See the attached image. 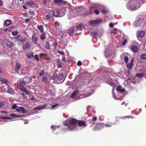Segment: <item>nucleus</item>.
<instances>
[{"label": "nucleus", "mask_w": 146, "mask_h": 146, "mask_svg": "<svg viewBox=\"0 0 146 146\" xmlns=\"http://www.w3.org/2000/svg\"><path fill=\"white\" fill-rule=\"evenodd\" d=\"M69 122L70 124L69 125H67L66 126H68V129L70 131L72 130L75 128L77 123L80 127H84L86 126V122L83 120L78 121L73 118L69 120Z\"/></svg>", "instance_id": "nucleus-1"}, {"label": "nucleus", "mask_w": 146, "mask_h": 146, "mask_svg": "<svg viewBox=\"0 0 146 146\" xmlns=\"http://www.w3.org/2000/svg\"><path fill=\"white\" fill-rule=\"evenodd\" d=\"M65 79V78H64L63 74L62 73H59L58 75H57V74H55L51 78V79L54 80V82L58 83L64 82Z\"/></svg>", "instance_id": "nucleus-2"}, {"label": "nucleus", "mask_w": 146, "mask_h": 146, "mask_svg": "<svg viewBox=\"0 0 146 146\" xmlns=\"http://www.w3.org/2000/svg\"><path fill=\"white\" fill-rule=\"evenodd\" d=\"M31 80V78L26 76L25 78L19 80L20 84L25 85L27 83H28L30 82Z\"/></svg>", "instance_id": "nucleus-3"}, {"label": "nucleus", "mask_w": 146, "mask_h": 146, "mask_svg": "<svg viewBox=\"0 0 146 146\" xmlns=\"http://www.w3.org/2000/svg\"><path fill=\"white\" fill-rule=\"evenodd\" d=\"M104 125L101 123H97L94 128V130H99L103 129L104 127Z\"/></svg>", "instance_id": "nucleus-4"}, {"label": "nucleus", "mask_w": 146, "mask_h": 146, "mask_svg": "<svg viewBox=\"0 0 146 146\" xmlns=\"http://www.w3.org/2000/svg\"><path fill=\"white\" fill-rule=\"evenodd\" d=\"M53 15L56 17H61L60 15V11L58 9H55L52 12Z\"/></svg>", "instance_id": "nucleus-5"}, {"label": "nucleus", "mask_w": 146, "mask_h": 146, "mask_svg": "<svg viewBox=\"0 0 146 146\" xmlns=\"http://www.w3.org/2000/svg\"><path fill=\"white\" fill-rule=\"evenodd\" d=\"M145 35V32L144 31H141L138 33L137 37L138 40H139L140 38L143 37Z\"/></svg>", "instance_id": "nucleus-6"}, {"label": "nucleus", "mask_w": 146, "mask_h": 146, "mask_svg": "<svg viewBox=\"0 0 146 146\" xmlns=\"http://www.w3.org/2000/svg\"><path fill=\"white\" fill-rule=\"evenodd\" d=\"M54 2L55 4L59 5L65 4L67 3L66 1H64L62 0H54Z\"/></svg>", "instance_id": "nucleus-7"}, {"label": "nucleus", "mask_w": 146, "mask_h": 146, "mask_svg": "<svg viewBox=\"0 0 146 146\" xmlns=\"http://www.w3.org/2000/svg\"><path fill=\"white\" fill-rule=\"evenodd\" d=\"M74 26H72L69 28L68 33L70 36H71L74 33Z\"/></svg>", "instance_id": "nucleus-8"}, {"label": "nucleus", "mask_w": 146, "mask_h": 146, "mask_svg": "<svg viewBox=\"0 0 146 146\" xmlns=\"http://www.w3.org/2000/svg\"><path fill=\"white\" fill-rule=\"evenodd\" d=\"M46 107V105L44 104L40 106H38L35 108L34 109V110H40L44 109Z\"/></svg>", "instance_id": "nucleus-9"}, {"label": "nucleus", "mask_w": 146, "mask_h": 146, "mask_svg": "<svg viewBox=\"0 0 146 146\" xmlns=\"http://www.w3.org/2000/svg\"><path fill=\"white\" fill-rule=\"evenodd\" d=\"M143 51H144V52L145 53L142 54L141 55L140 58L142 59L146 60V50L143 49Z\"/></svg>", "instance_id": "nucleus-10"}, {"label": "nucleus", "mask_w": 146, "mask_h": 146, "mask_svg": "<svg viewBox=\"0 0 146 146\" xmlns=\"http://www.w3.org/2000/svg\"><path fill=\"white\" fill-rule=\"evenodd\" d=\"M7 86V90H5L6 91H7L10 94H14V91L13 89L9 87L8 86Z\"/></svg>", "instance_id": "nucleus-11"}, {"label": "nucleus", "mask_w": 146, "mask_h": 146, "mask_svg": "<svg viewBox=\"0 0 146 146\" xmlns=\"http://www.w3.org/2000/svg\"><path fill=\"white\" fill-rule=\"evenodd\" d=\"M116 90L117 91L121 92H123L125 91V89L122 88L121 86H119L117 87Z\"/></svg>", "instance_id": "nucleus-12"}, {"label": "nucleus", "mask_w": 146, "mask_h": 146, "mask_svg": "<svg viewBox=\"0 0 146 146\" xmlns=\"http://www.w3.org/2000/svg\"><path fill=\"white\" fill-rule=\"evenodd\" d=\"M131 50L133 52H138L137 46L135 45H133L131 46Z\"/></svg>", "instance_id": "nucleus-13"}, {"label": "nucleus", "mask_w": 146, "mask_h": 146, "mask_svg": "<svg viewBox=\"0 0 146 146\" xmlns=\"http://www.w3.org/2000/svg\"><path fill=\"white\" fill-rule=\"evenodd\" d=\"M126 117H127L128 118H129V117H131L132 118H133V117H132L130 116H127L125 117H122V118L119 117H115V121L116 122H117V121L119 122L121 119H124V118Z\"/></svg>", "instance_id": "nucleus-14"}, {"label": "nucleus", "mask_w": 146, "mask_h": 146, "mask_svg": "<svg viewBox=\"0 0 146 146\" xmlns=\"http://www.w3.org/2000/svg\"><path fill=\"white\" fill-rule=\"evenodd\" d=\"M33 53L32 52H30L27 54V56L29 59H31L33 56Z\"/></svg>", "instance_id": "nucleus-15"}, {"label": "nucleus", "mask_w": 146, "mask_h": 146, "mask_svg": "<svg viewBox=\"0 0 146 146\" xmlns=\"http://www.w3.org/2000/svg\"><path fill=\"white\" fill-rule=\"evenodd\" d=\"M12 23V21L8 19L6 20L5 22V24L6 26H9Z\"/></svg>", "instance_id": "nucleus-16"}, {"label": "nucleus", "mask_w": 146, "mask_h": 146, "mask_svg": "<svg viewBox=\"0 0 146 146\" xmlns=\"http://www.w3.org/2000/svg\"><path fill=\"white\" fill-rule=\"evenodd\" d=\"M32 39L33 43L35 44L37 43V37L36 36H33L32 37Z\"/></svg>", "instance_id": "nucleus-17"}, {"label": "nucleus", "mask_w": 146, "mask_h": 146, "mask_svg": "<svg viewBox=\"0 0 146 146\" xmlns=\"http://www.w3.org/2000/svg\"><path fill=\"white\" fill-rule=\"evenodd\" d=\"M30 47V44L28 42H27L23 46V48L24 50H26L27 48H29Z\"/></svg>", "instance_id": "nucleus-18"}, {"label": "nucleus", "mask_w": 146, "mask_h": 146, "mask_svg": "<svg viewBox=\"0 0 146 146\" xmlns=\"http://www.w3.org/2000/svg\"><path fill=\"white\" fill-rule=\"evenodd\" d=\"M26 5L28 6H32L35 5V3L33 1H27Z\"/></svg>", "instance_id": "nucleus-19"}, {"label": "nucleus", "mask_w": 146, "mask_h": 146, "mask_svg": "<svg viewBox=\"0 0 146 146\" xmlns=\"http://www.w3.org/2000/svg\"><path fill=\"white\" fill-rule=\"evenodd\" d=\"M37 28L39 30L41 33L43 32V27L42 25L38 26Z\"/></svg>", "instance_id": "nucleus-20"}, {"label": "nucleus", "mask_w": 146, "mask_h": 146, "mask_svg": "<svg viewBox=\"0 0 146 146\" xmlns=\"http://www.w3.org/2000/svg\"><path fill=\"white\" fill-rule=\"evenodd\" d=\"M55 27L57 29H59L61 26H60V23L58 21L55 22Z\"/></svg>", "instance_id": "nucleus-21"}, {"label": "nucleus", "mask_w": 146, "mask_h": 146, "mask_svg": "<svg viewBox=\"0 0 146 146\" xmlns=\"http://www.w3.org/2000/svg\"><path fill=\"white\" fill-rule=\"evenodd\" d=\"M1 82L5 84L7 83V80L5 78H1L0 79Z\"/></svg>", "instance_id": "nucleus-22"}, {"label": "nucleus", "mask_w": 146, "mask_h": 146, "mask_svg": "<svg viewBox=\"0 0 146 146\" xmlns=\"http://www.w3.org/2000/svg\"><path fill=\"white\" fill-rule=\"evenodd\" d=\"M21 67V66L20 63L17 62L16 63V68L17 70H19L20 69Z\"/></svg>", "instance_id": "nucleus-23"}, {"label": "nucleus", "mask_w": 146, "mask_h": 146, "mask_svg": "<svg viewBox=\"0 0 146 146\" xmlns=\"http://www.w3.org/2000/svg\"><path fill=\"white\" fill-rule=\"evenodd\" d=\"M52 17V14H49L46 15V20H49Z\"/></svg>", "instance_id": "nucleus-24"}, {"label": "nucleus", "mask_w": 146, "mask_h": 146, "mask_svg": "<svg viewBox=\"0 0 146 146\" xmlns=\"http://www.w3.org/2000/svg\"><path fill=\"white\" fill-rule=\"evenodd\" d=\"M13 43L11 41H8L7 43V45L8 47H11L13 46Z\"/></svg>", "instance_id": "nucleus-25"}, {"label": "nucleus", "mask_w": 146, "mask_h": 146, "mask_svg": "<svg viewBox=\"0 0 146 146\" xmlns=\"http://www.w3.org/2000/svg\"><path fill=\"white\" fill-rule=\"evenodd\" d=\"M135 76L139 78H141L144 76L143 74L136 73L135 74Z\"/></svg>", "instance_id": "nucleus-26"}, {"label": "nucleus", "mask_w": 146, "mask_h": 146, "mask_svg": "<svg viewBox=\"0 0 146 146\" xmlns=\"http://www.w3.org/2000/svg\"><path fill=\"white\" fill-rule=\"evenodd\" d=\"M83 27V24H80L78 26L76 27V28L78 30H81Z\"/></svg>", "instance_id": "nucleus-27"}, {"label": "nucleus", "mask_w": 146, "mask_h": 146, "mask_svg": "<svg viewBox=\"0 0 146 146\" xmlns=\"http://www.w3.org/2000/svg\"><path fill=\"white\" fill-rule=\"evenodd\" d=\"M78 91H75L73 92H72V94L71 95V97L72 98H73L78 93Z\"/></svg>", "instance_id": "nucleus-28"}, {"label": "nucleus", "mask_w": 146, "mask_h": 146, "mask_svg": "<svg viewBox=\"0 0 146 146\" xmlns=\"http://www.w3.org/2000/svg\"><path fill=\"white\" fill-rule=\"evenodd\" d=\"M102 21V19H96L95 20L96 25H98Z\"/></svg>", "instance_id": "nucleus-29"}, {"label": "nucleus", "mask_w": 146, "mask_h": 146, "mask_svg": "<svg viewBox=\"0 0 146 146\" xmlns=\"http://www.w3.org/2000/svg\"><path fill=\"white\" fill-rule=\"evenodd\" d=\"M22 109H23L22 107H18L16 108V110L18 112H20L21 111Z\"/></svg>", "instance_id": "nucleus-30"}, {"label": "nucleus", "mask_w": 146, "mask_h": 146, "mask_svg": "<svg viewBox=\"0 0 146 146\" xmlns=\"http://www.w3.org/2000/svg\"><path fill=\"white\" fill-rule=\"evenodd\" d=\"M45 33H43L42 34H41L40 36V39L42 40H43L45 38Z\"/></svg>", "instance_id": "nucleus-31"}, {"label": "nucleus", "mask_w": 146, "mask_h": 146, "mask_svg": "<svg viewBox=\"0 0 146 146\" xmlns=\"http://www.w3.org/2000/svg\"><path fill=\"white\" fill-rule=\"evenodd\" d=\"M127 67L129 69L131 68L132 66V64L131 63L127 64L126 65Z\"/></svg>", "instance_id": "nucleus-32"}, {"label": "nucleus", "mask_w": 146, "mask_h": 146, "mask_svg": "<svg viewBox=\"0 0 146 146\" xmlns=\"http://www.w3.org/2000/svg\"><path fill=\"white\" fill-rule=\"evenodd\" d=\"M66 11L64 9H62L60 11V15H61V17L63 16L65 13Z\"/></svg>", "instance_id": "nucleus-33"}, {"label": "nucleus", "mask_w": 146, "mask_h": 146, "mask_svg": "<svg viewBox=\"0 0 146 146\" xmlns=\"http://www.w3.org/2000/svg\"><path fill=\"white\" fill-rule=\"evenodd\" d=\"M131 10H134L137 9V8L136 6L134 5H132L131 6Z\"/></svg>", "instance_id": "nucleus-34"}, {"label": "nucleus", "mask_w": 146, "mask_h": 146, "mask_svg": "<svg viewBox=\"0 0 146 146\" xmlns=\"http://www.w3.org/2000/svg\"><path fill=\"white\" fill-rule=\"evenodd\" d=\"M124 60L125 63H127L128 61V57L127 56H125L124 57Z\"/></svg>", "instance_id": "nucleus-35"}, {"label": "nucleus", "mask_w": 146, "mask_h": 146, "mask_svg": "<svg viewBox=\"0 0 146 146\" xmlns=\"http://www.w3.org/2000/svg\"><path fill=\"white\" fill-rule=\"evenodd\" d=\"M57 64L58 68H61L62 67V66L59 60H58L57 61Z\"/></svg>", "instance_id": "nucleus-36"}, {"label": "nucleus", "mask_w": 146, "mask_h": 146, "mask_svg": "<svg viewBox=\"0 0 146 146\" xmlns=\"http://www.w3.org/2000/svg\"><path fill=\"white\" fill-rule=\"evenodd\" d=\"M0 118L4 119H11V118L10 117L6 116L1 117H0Z\"/></svg>", "instance_id": "nucleus-37"}, {"label": "nucleus", "mask_w": 146, "mask_h": 146, "mask_svg": "<svg viewBox=\"0 0 146 146\" xmlns=\"http://www.w3.org/2000/svg\"><path fill=\"white\" fill-rule=\"evenodd\" d=\"M18 40L19 41L21 42L22 43H24L25 40V38H19L18 39Z\"/></svg>", "instance_id": "nucleus-38"}, {"label": "nucleus", "mask_w": 146, "mask_h": 146, "mask_svg": "<svg viewBox=\"0 0 146 146\" xmlns=\"http://www.w3.org/2000/svg\"><path fill=\"white\" fill-rule=\"evenodd\" d=\"M47 55V54H46V56ZM47 61H48V62H50L51 61V59L49 57H47L46 56V62H47Z\"/></svg>", "instance_id": "nucleus-39"}, {"label": "nucleus", "mask_w": 146, "mask_h": 146, "mask_svg": "<svg viewBox=\"0 0 146 146\" xmlns=\"http://www.w3.org/2000/svg\"><path fill=\"white\" fill-rule=\"evenodd\" d=\"M105 125L106 127H111L112 126V123H109V124H104Z\"/></svg>", "instance_id": "nucleus-40"}, {"label": "nucleus", "mask_w": 146, "mask_h": 146, "mask_svg": "<svg viewBox=\"0 0 146 146\" xmlns=\"http://www.w3.org/2000/svg\"><path fill=\"white\" fill-rule=\"evenodd\" d=\"M34 57H35V59L37 61H38L39 60V59L38 57V55H35L34 56Z\"/></svg>", "instance_id": "nucleus-41"}, {"label": "nucleus", "mask_w": 146, "mask_h": 146, "mask_svg": "<svg viewBox=\"0 0 146 146\" xmlns=\"http://www.w3.org/2000/svg\"><path fill=\"white\" fill-rule=\"evenodd\" d=\"M108 10L105 8H103L102 10V12L104 13H106L108 12Z\"/></svg>", "instance_id": "nucleus-42"}, {"label": "nucleus", "mask_w": 146, "mask_h": 146, "mask_svg": "<svg viewBox=\"0 0 146 146\" xmlns=\"http://www.w3.org/2000/svg\"><path fill=\"white\" fill-rule=\"evenodd\" d=\"M89 24L91 25H96L95 20L94 21H90L89 22Z\"/></svg>", "instance_id": "nucleus-43"}, {"label": "nucleus", "mask_w": 146, "mask_h": 146, "mask_svg": "<svg viewBox=\"0 0 146 146\" xmlns=\"http://www.w3.org/2000/svg\"><path fill=\"white\" fill-rule=\"evenodd\" d=\"M22 84H20V85L19 86V88L22 91H23V90H24L23 89H25L23 86L22 85Z\"/></svg>", "instance_id": "nucleus-44"}, {"label": "nucleus", "mask_w": 146, "mask_h": 146, "mask_svg": "<svg viewBox=\"0 0 146 146\" xmlns=\"http://www.w3.org/2000/svg\"><path fill=\"white\" fill-rule=\"evenodd\" d=\"M117 30V29L116 28H114L113 29V31H111L110 32V33H113L114 34H117V31H116Z\"/></svg>", "instance_id": "nucleus-45"}, {"label": "nucleus", "mask_w": 146, "mask_h": 146, "mask_svg": "<svg viewBox=\"0 0 146 146\" xmlns=\"http://www.w3.org/2000/svg\"><path fill=\"white\" fill-rule=\"evenodd\" d=\"M18 107L17 105L16 104H15L13 105L12 106V109L13 110H15L16 109V108Z\"/></svg>", "instance_id": "nucleus-46"}, {"label": "nucleus", "mask_w": 146, "mask_h": 146, "mask_svg": "<svg viewBox=\"0 0 146 146\" xmlns=\"http://www.w3.org/2000/svg\"><path fill=\"white\" fill-rule=\"evenodd\" d=\"M58 105V104H56L55 105H52L51 107V109H54V108H56V107H57Z\"/></svg>", "instance_id": "nucleus-47"}, {"label": "nucleus", "mask_w": 146, "mask_h": 146, "mask_svg": "<svg viewBox=\"0 0 146 146\" xmlns=\"http://www.w3.org/2000/svg\"><path fill=\"white\" fill-rule=\"evenodd\" d=\"M50 46L49 43L46 42V49L49 50Z\"/></svg>", "instance_id": "nucleus-48"}, {"label": "nucleus", "mask_w": 146, "mask_h": 146, "mask_svg": "<svg viewBox=\"0 0 146 146\" xmlns=\"http://www.w3.org/2000/svg\"><path fill=\"white\" fill-rule=\"evenodd\" d=\"M94 13L96 15H98L99 14V11L97 9H95L94 11Z\"/></svg>", "instance_id": "nucleus-49"}, {"label": "nucleus", "mask_w": 146, "mask_h": 146, "mask_svg": "<svg viewBox=\"0 0 146 146\" xmlns=\"http://www.w3.org/2000/svg\"><path fill=\"white\" fill-rule=\"evenodd\" d=\"M5 105V103L3 102H0V108L3 107Z\"/></svg>", "instance_id": "nucleus-50"}, {"label": "nucleus", "mask_w": 146, "mask_h": 146, "mask_svg": "<svg viewBox=\"0 0 146 146\" xmlns=\"http://www.w3.org/2000/svg\"><path fill=\"white\" fill-rule=\"evenodd\" d=\"M23 113H26L28 112V111L27 110H26L23 107V109H22V110H21V111Z\"/></svg>", "instance_id": "nucleus-51"}, {"label": "nucleus", "mask_w": 146, "mask_h": 146, "mask_svg": "<svg viewBox=\"0 0 146 146\" xmlns=\"http://www.w3.org/2000/svg\"><path fill=\"white\" fill-rule=\"evenodd\" d=\"M12 34L13 35H16L18 34V32L17 31H13L12 32Z\"/></svg>", "instance_id": "nucleus-52"}, {"label": "nucleus", "mask_w": 146, "mask_h": 146, "mask_svg": "<svg viewBox=\"0 0 146 146\" xmlns=\"http://www.w3.org/2000/svg\"><path fill=\"white\" fill-rule=\"evenodd\" d=\"M108 83L111 86H114V83L112 82L108 81Z\"/></svg>", "instance_id": "nucleus-53"}, {"label": "nucleus", "mask_w": 146, "mask_h": 146, "mask_svg": "<svg viewBox=\"0 0 146 146\" xmlns=\"http://www.w3.org/2000/svg\"><path fill=\"white\" fill-rule=\"evenodd\" d=\"M44 74V71L43 70H42L40 72V76H41L43 75Z\"/></svg>", "instance_id": "nucleus-54"}, {"label": "nucleus", "mask_w": 146, "mask_h": 146, "mask_svg": "<svg viewBox=\"0 0 146 146\" xmlns=\"http://www.w3.org/2000/svg\"><path fill=\"white\" fill-rule=\"evenodd\" d=\"M23 90H23V91L26 94H27L29 95H30L29 92L27 90H26L25 89H23Z\"/></svg>", "instance_id": "nucleus-55"}, {"label": "nucleus", "mask_w": 146, "mask_h": 146, "mask_svg": "<svg viewBox=\"0 0 146 146\" xmlns=\"http://www.w3.org/2000/svg\"><path fill=\"white\" fill-rule=\"evenodd\" d=\"M77 65L78 66H80L82 65V62L80 61H79L78 62Z\"/></svg>", "instance_id": "nucleus-56"}, {"label": "nucleus", "mask_w": 146, "mask_h": 146, "mask_svg": "<svg viewBox=\"0 0 146 146\" xmlns=\"http://www.w3.org/2000/svg\"><path fill=\"white\" fill-rule=\"evenodd\" d=\"M126 42H127V40L126 39L125 40L123 41L122 42V46L124 45L126 43Z\"/></svg>", "instance_id": "nucleus-57"}, {"label": "nucleus", "mask_w": 146, "mask_h": 146, "mask_svg": "<svg viewBox=\"0 0 146 146\" xmlns=\"http://www.w3.org/2000/svg\"><path fill=\"white\" fill-rule=\"evenodd\" d=\"M42 81L44 82V83L46 82V77L45 76H44L42 79Z\"/></svg>", "instance_id": "nucleus-58"}, {"label": "nucleus", "mask_w": 146, "mask_h": 146, "mask_svg": "<svg viewBox=\"0 0 146 146\" xmlns=\"http://www.w3.org/2000/svg\"><path fill=\"white\" fill-rule=\"evenodd\" d=\"M92 120L94 121H95L97 120V118L96 117H94L92 119Z\"/></svg>", "instance_id": "nucleus-59"}, {"label": "nucleus", "mask_w": 146, "mask_h": 146, "mask_svg": "<svg viewBox=\"0 0 146 146\" xmlns=\"http://www.w3.org/2000/svg\"><path fill=\"white\" fill-rule=\"evenodd\" d=\"M58 52L61 54H62L63 55L64 54V53L62 51H60L59 50H58Z\"/></svg>", "instance_id": "nucleus-60"}, {"label": "nucleus", "mask_w": 146, "mask_h": 146, "mask_svg": "<svg viewBox=\"0 0 146 146\" xmlns=\"http://www.w3.org/2000/svg\"><path fill=\"white\" fill-rule=\"evenodd\" d=\"M30 19H25V22L26 23H28L30 21Z\"/></svg>", "instance_id": "nucleus-61"}, {"label": "nucleus", "mask_w": 146, "mask_h": 146, "mask_svg": "<svg viewBox=\"0 0 146 146\" xmlns=\"http://www.w3.org/2000/svg\"><path fill=\"white\" fill-rule=\"evenodd\" d=\"M11 116L12 117H15V116H16L18 117L21 116L19 115H16L15 114H12L11 115Z\"/></svg>", "instance_id": "nucleus-62"}, {"label": "nucleus", "mask_w": 146, "mask_h": 146, "mask_svg": "<svg viewBox=\"0 0 146 146\" xmlns=\"http://www.w3.org/2000/svg\"><path fill=\"white\" fill-rule=\"evenodd\" d=\"M114 26L113 24L112 23H110L109 24V27H113Z\"/></svg>", "instance_id": "nucleus-63"}, {"label": "nucleus", "mask_w": 146, "mask_h": 146, "mask_svg": "<svg viewBox=\"0 0 146 146\" xmlns=\"http://www.w3.org/2000/svg\"><path fill=\"white\" fill-rule=\"evenodd\" d=\"M3 3L0 0V6H2L3 5Z\"/></svg>", "instance_id": "nucleus-64"}]
</instances>
